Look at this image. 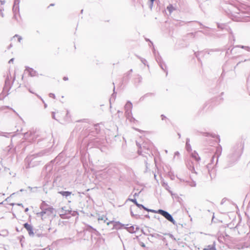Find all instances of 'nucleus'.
I'll use <instances>...</instances> for the list:
<instances>
[{
	"mask_svg": "<svg viewBox=\"0 0 250 250\" xmlns=\"http://www.w3.org/2000/svg\"><path fill=\"white\" fill-rule=\"evenodd\" d=\"M150 212L158 213L163 216L168 221L171 222L173 224H176V221L173 219L172 216L167 211L163 210L162 209H159L158 211H156L153 209L149 210Z\"/></svg>",
	"mask_w": 250,
	"mask_h": 250,
	"instance_id": "obj_1",
	"label": "nucleus"
},
{
	"mask_svg": "<svg viewBox=\"0 0 250 250\" xmlns=\"http://www.w3.org/2000/svg\"><path fill=\"white\" fill-rule=\"evenodd\" d=\"M67 114L66 112L64 110L57 111L53 112V118L58 121H61L64 119L65 116Z\"/></svg>",
	"mask_w": 250,
	"mask_h": 250,
	"instance_id": "obj_2",
	"label": "nucleus"
},
{
	"mask_svg": "<svg viewBox=\"0 0 250 250\" xmlns=\"http://www.w3.org/2000/svg\"><path fill=\"white\" fill-rule=\"evenodd\" d=\"M13 10L14 12V18L18 21L20 18L19 6L14 5L13 7Z\"/></svg>",
	"mask_w": 250,
	"mask_h": 250,
	"instance_id": "obj_3",
	"label": "nucleus"
},
{
	"mask_svg": "<svg viewBox=\"0 0 250 250\" xmlns=\"http://www.w3.org/2000/svg\"><path fill=\"white\" fill-rule=\"evenodd\" d=\"M132 105L131 103L130 102H127V103L125 104V113L127 116H129V114L131 113V110L132 109Z\"/></svg>",
	"mask_w": 250,
	"mask_h": 250,
	"instance_id": "obj_4",
	"label": "nucleus"
},
{
	"mask_svg": "<svg viewBox=\"0 0 250 250\" xmlns=\"http://www.w3.org/2000/svg\"><path fill=\"white\" fill-rule=\"evenodd\" d=\"M126 230L130 233H135L139 230V228L136 225L125 227Z\"/></svg>",
	"mask_w": 250,
	"mask_h": 250,
	"instance_id": "obj_5",
	"label": "nucleus"
},
{
	"mask_svg": "<svg viewBox=\"0 0 250 250\" xmlns=\"http://www.w3.org/2000/svg\"><path fill=\"white\" fill-rule=\"evenodd\" d=\"M24 227L28 231L29 234H33L32 227L30 224H28V223H25L24 224Z\"/></svg>",
	"mask_w": 250,
	"mask_h": 250,
	"instance_id": "obj_6",
	"label": "nucleus"
},
{
	"mask_svg": "<svg viewBox=\"0 0 250 250\" xmlns=\"http://www.w3.org/2000/svg\"><path fill=\"white\" fill-rule=\"evenodd\" d=\"M191 157L192 158H193L197 161H199L200 159V158L198 155V154L195 151H194L193 152H192L191 153Z\"/></svg>",
	"mask_w": 250,
	"mask_h": 250,
	"instance_id": "obj_7",
	"label": "nucleus"
},
{
	"mask_svg": "<svg viewBox=\"0 0 250 250\" xmlns=\"http://www.w3.org/2000/svg\"><path fill=\"white\" fill-rule=\"evenodd\" d=\"M167 9L169 11V14H171L173 11L175 10V8L171 4L167 6Z\"/></svg>",
	"mask_w": 250,
	"mask_h": 250,
	"instance_id": "obj_8",
	"label": "nucleus"
},
{
	"mask_svg": "<svg viewBox=\"0 0 250 250\" xmlns=\"http://www.w3.org/2000/svg\"><path fill=\"white\" fill-rule=\"evenodd\" d=\"M132 201L135 203L138 207H142L143 208H144L145 210H146L148 211H150L149 210V209H147L143 205H140L138 203V202H137L136 201V199H133L132 200Z\"/></svg>",
	"mask_w": 250,
	"mask_h": 250,
	"instance_id": "obj_9",
	"label": "nucleus"
},
{
	"mask_svg": "<svg viewBox=\"0 0 250 250\" xmlns=\"http://www.w3.org/2000/svg\"><path fill=\"white\" fill-rule=\"evenodd\" d=\"M59 193L63 196H68L71 194V192L69 191H60Z\"/></svg>",
	"mask_w": 250,
	"mask_h": 250,
	"instance_id": "obj_10",
	"label": "nucleus"
},
{
	"mask_svg": "<svg viewBox=\"0 0 250 250\" xmlns=\"http://www.w3.org/2000/svg\"><path fill=\"white\" fill-rule=\"evenodd\" d=\"M189 141V140L188 139H187V142H186V147L188 151H189L191 150V146L188 143Z\"/></svg>",
	"mask_w": 250,
	"mask_h": 250,
	"instance_id": "obj_11",
	"label": "nucleus"
},
{
	"mask_svg": "<svg viewBox=\"0 0 250 250\" xmlns=\"http://www.w3.org/2000/svg\"><path fill=\"white\" fill-rule=\"evenodd\" d=\"M98 219L99 221H104V222H105L106 220H107V218L105 216L103 215L101 216H99Z\"/></svg>",
	"mask_w": 250,
	"mask_h": 250,
	"instance_id": "obj_12",
	"label": "nucleus"
},
{
	"mask_svg": "<svg viewBox=\"0 0 250 250\" xmlns=\"http://www.w3.org/2000/svg\"><path fill=\"white\" fill-rule=\"evenodd\" d=\"M203 250H216V249L213 246H208L207 248H205Z\"/></svg>",
	"mask_w": 250,
	"mask_h": 250,
	"instance_id": "obj_13",
	"label": "nucleus"
},
{
	"mask_svg": "<svg viewBox=\"0 0 250 250\" xmlns=\"http://www.w3.org/2000/svg\"><path fill=\"white\" fill-rule=\"evenodd\" d=\"M30 73V75L32 76H34L36 75V71H34L33 69H31L30 70V71H29Z\"/></svg>",
	"mask_w": 250,
	"mask_h": 250,
	"instance_id": "obj_14",
	"label": "nucleus"
},
{
	"mask_svg": "<svg viewBox=\"0 0 250 250\" xmlns=\"http://www.w3.org/2000/svg\"><path fill=\"white\" fill-rule=\"evenodd\" d=\"M189 185L191 187H194L196 186V183L194 181L188 182Z\"/></svg>",
	"mask_w": 250,
	"mask_h": 250,
	"instance_id": "obj_15",
	"label": "nucleus"
},
{
	"mask_svg": "<svg viewBox=\"0 0 250 250\" xmlns=\"http://www.w3.org/2000/svg\"><path fill=\"white\" fill-rule=\"evenodd\" d=\"M179 155H180L179 152L178 151H176V152H175L174 153V157L175 158L177 156H179Z\"/></svg>",
	"mask_w": 250,
	"mask_h": 250,
	"instance_id": "obj_16",
	"label": "nucleus"
},
{
	"mask_svg": "<svg viewBox=\"0 0 250 250\" xmlns=\"http://www.w3.org/2000/svg\"><path fill=\"white\" fill-rule=\"evenodd\" d=\"M16 37L18 38V41L20 42L21 41V38L20 37H19L18 35H15V36H14L13 38H15Z\"/></svg>",
	"mask_w": 250,
	"mask_h": 250,
	"instance_id": "obj_17",
	"label": "nucleus"
},
{
	"mask_svg": "<svg viewBox=\"0 0 250 250\" xmlns=\"http://www.w3.org/2000/svg\"><path fill=\"white\" fill-rule=\"evenodd\" d=\"M140 245L142 247H145V244H144V243H143V242H141V243H140Z\"/></svg>",
	"mask_w": 250,
	"mask_h": 250,
	"instance_id": "obj_18",
	"label": "nucleus"
},
{
	"mask_svg": "<svg viewBox=\"0 0 250 250\" xmlns=\"http://www.w3.org/2000/svg\"><path fill=\"white\" fill-rule=\"evenodd\" d=\"M151 1L150 6L152 7L153 5V2L155 0H150Z\"/></svg>",
	"mask_w": 250,
	"mask_h": 250,
	"instance_id": "obj_19",
	"label": "nucleus"
},
{
	"mask_svg": "<svg viewBox=\"0 0 250 250\" xmlns=\"http://www.w3.org/2000/svg\"><path fill=\"white\" fill-rule=\"evenodd\" d=\"M63 79L64 80H65V81H66V80H68V79H67L66 77H64L63 78Z\"/></svg>",
	"mask_w": 250,
	"mask_h": 250,
	"instance_id": "obj_20",
	"label": "nucleus"
},
{
	"mask_svg": "<svg viewBox=\"0 0 250 250\" xmlns=\"http://www.w3.org/2000/svg\"><path fill=\"white\" fill-rule=\"evenodd\" d=\"M0 14H1V16H2V17H3V16H4V15H3V13H2V12H1V10H0Z\"/></svg>",
	"mask_w": 250,
	"mask_h": 250,
	"instance_id": "obj_21",
	"label": "nucleus"
},
{
	"mask_svg": "<svg viewBox=\"0 0 250 250\" xmlns=\"http://www.w3.org/2000/svg\"><path fill=\"white\" fill-rule=\"evenodd\" d=\"M28 210V208H25V212H27Z\"/></svg>",
	"mask_w": 250,
	"mask_h": 250,
	"instance_id": "obj_22",
	"label": "nucleus"
},
{
	"mask_svg": "<svg viewBox=\"0 0 250 250\" xmlns=\"http://www.w3.org/2000/svg\"><path fill=\"white\" fill-rule=\"evenodd\" d=\"M13 59H11V60L9 61V62H13Z\"/></svg>",
	"mask_w": 250,
	"mask_h": 250,
	"instance_id": "obj_23",
	"label": "nucleus"
},
{
	"mask_svg": "<svg viewBox=\"0 0 250 250\" xmlns=\"http://www.w3.org/2000/svg\"><path fill=\"white\" fill-rule=\"evenodd\" d=\"M112 222H109L107 223V225H108L110 223H111Z\"/></svg>",
	"mask_w": 250,
	"mask_h": 250,
	"instance_id": "obj_24",
	"label": "nucleus"
},
{
	"mask_svg": "<svg viewBox=\"0 0 250 250\" xmlns=\"http://www.w3.org/2000/svg\"><path fill=\"white\" fill-rule=\"evenodd\" d=\"M165 152H166V153H167V150H165Z\"/></svg>",
	"mask_w": 250,
	"mask_h": 250,
	"instance_id": "obj_25",
	"label": "nucleus"
},
{
	"mask_svg": "<svg viewBox=\"0 0 250 250\" xmlns=\"http://www.w3.org/2000/svg\"><path fill=\"white\" fill-rule=\"evenodd\" d=\"M41 213H42V215H43V214H44V213H45V212H42Z\"/></svg>",
	"mask_w": 250,
	"mask_h": 250,
	"instance_id": "obj_26",
	"label": "nucleus"
},
{
	"mask_svg": "<svg viewBox=\"0 0 250 250\" xmlns=\"http://www.w3.org/2000/svg\"><path fill=\"white\" fill-rule=\"evenodd\" d=\"M83 10H81V13H83Z\"/></svg>",
	"mask_w": 250,
	"mask_h": 250,
	"instance_id": "obj_27",
	"label": "nucleus"
}]
</instances>
